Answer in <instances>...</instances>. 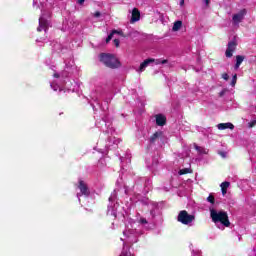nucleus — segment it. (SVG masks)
Segmentation results:
<instances>
[{
	"label": "nucleus",
	"mask_w": 256,
	"mask_h": 256,
	"mask_svg": "<svg viewBox=\"0 0 256 256\" xmlns=\"http://www.w3.org/2000/svg\"><path fill=\"white\" fill-rule=\"evenodd\" d=\"M100 62L108 67L109 69H119L121 67V62L114 54L101 53L99 56Z\"/></svg>",
	"instance_id": "obj_1"
},
{
	"label": "nucleus",
	"mask_w": 256,
	"mask_h": 256,
	"mask_svg": "<svg viewBox=\"0 0 256 256\" xmlns=\"http://www.w3.org/2000/svg\"><path fill=\"white\" fill-rule=\"evenodd\" d=\"M210 217L213 223H221L224 227H231V222L229 221V215L225 211H219L215 209L210 210Z\"/></svg>",
	"instance_id": "obj_2"
},
{
	"label": "nucleus",
	"mask_w": 256,
	"mask_h": 256,
	"mask_svg": "<svg viewBox=\"0 0 256 256\" xmlns=\"http://www.w3.org/2000/svg\"><path fill=\"white\" fill-rule=\"evenodd\" d=\"M177 221L182 225H189L195 221V215H190L186 210H182L178 214Z\"/></svg>",
	"instance_id": "obj_3"
},
{
	"label": "nucleus",
	"mask_w": 256,
	"mask_h": 256,
	"mask_svg": "<svg viewBox=\"0 0 256 256\" xmlns=\"http://www.w3.org/2000/svg\"><path fill=\"white\" fill-rule=\"evenodd\" d=\"M237 49V36H234L232 41L228 42V47L225 52V56L228 59H231L233 57V52Z\"/></svg>",
	"instance_id": "obj_4"
},
{
	"label": "nucleus",
	"mask_w": 256,
	"mask_h": 256,
	"mask_svg": "<svg viewBox=\"0 0 256 256\" xmlns=\"http://www.w3.org/2000/svg\"><path fill=\"white\" fill-rule=\"evenodd\" d=\"M246 15H247L246 9H242L239 11V13L234 14L232 16V21H233L234 25H239V23H241L243 21V19H245Z\"/></svg>",
	"instance_id": "obj_5"
},
{
	"label": "nucleus",
	"mask_w": 256,
	"mask_h": 256,
	"mask_svg": "<svg viewBox=\"0 0 256 256\" xmlns=\"http://www.w3.org/2000/svg\"><path fill=\"white\" fill-rule=\"evenodd\" d=\"M48 29H49V25H48L47 19L40 17L39 26L37 28L38 33H41V31H44L45 33H47Z\"/></svg>",
	"instance_id": "obj_6"
},
{
	"label": "nucleus",
	"mask_w": 256,
	"mask_h": 256,
	"mask_svg": "<svg viewBox=\"0 0 256 256\" xmlns=\"http://www.w3.org/2000/svg\"><path fill=\"white\" fill-rule=\"evenodd\" d=\"M78 189L80 190L82 195H85L86 197H89L91 192H89V187L87 186L85 181L79 180V182H78Z\"/></svg>",
	"instance_id": "obj_7"
},
{
	"label": "nucleus",
	"mask_w": 256,
	"mask_h": 256,
	"mask_svg": "<svg viewBox=\"0 0 256 256\" xmlns=\"http://www.w3.org/2000/svg\"><path fill=\"white\" fill-rule=\"evenodd\" d=\"M156 125L158 127H164V125H167V117L163 114H157L156 116Z\"/></svg>",
	"instance_id": "obj_8"
},
{
	"label": "nucleus",
	"mask_w": 256,
	"mask_h": 256,
	"mask_svg": "<svg viewBox=\"0 0 256 256\" xmlns=\"http://www.w3.org/2000/svg\"><path fill=\"white\" fill-rule=\"evenodd\" d=\"M141 19V12L137 8H133L132 16H131V23H137Z\"/></svg>",
	"instance_id": "obj_9"
},
{
	"label": "nucleus",
	"mask_w": 256,
	"mask_h": 256,
	"mask_svg": "<svg viewBox=\"0 0 256 256\" xmlns=\"http://www.w3.org/2000/svg\"><path fill=\"white\" fill-rule=\"evenodd\" d=\"M150 63H155V59L154 58H148L146 60H144L139 67V71L141 73H143V71H145V69H147V67H149Z\"/></svg>",
	"instance_id": "obj_10"
},
{
	"label": "nucleus",
	"mask_w": 256,
	"mask_h": 256,
	"mask_svg": "<svg viewBox=\"0 0 256 256\" xmlns=\"http://www.w3.org/2000/svg\"><path fill=\"white\" fill-rule=\"evenodd\" d=\"M217 128L219 129V131H225V129H230L231 131H233V129H235V125L230 122L220 123L218 124Z\"/></svg>",
	"instance_id": "obj_11"
},
{
	"label": "nucleus",
	"mask_w": 256,
	"mask_h": 256,
	"mask_svg": "<svg viewBox=\"0 0 256 256\" xmlns=\"http://www.w3.org/2000/svg\"><path fill=\"white\" fill-rule=\"evenodd\" d=\"M163 136V131H158L155 132L151 137H150V143H155L159 137Z\"/></svg>",
	"instance_id": "obj_12"
},
{
	"label": "nucleus",
	"mask_w": 256,
	"mask_h": 256,
	"mask_svg": "<svg viewBox=\"0 0 256 256\" xmlns=\"http://www.w3.org/2000/svg\"><path fill=\"white\" fill-rule=\"evenodd\" d=\"M194 149H196L200 155H207V153H209V150L205 149L204 147L198 146L197 144L194 145Z\"/></svg>",
	"instance_id": "obj_13"
},
{
	"label": "nucleus",
	"mask_w": 256,
	"mask_h": 256,
	"mask_svg": "<svg viewBox=\"0 0 256 256\" xmlns=\"http://www.w3.org/2000/svg\"><path fill=\"white\" fill-rule=\"evenodd\" d=\"M243 61H245V56L237 55L235 69H239V67H241V63H243Z\"/></svg>",
	"instance_id": "obj_14"
},
{
	"label": "nucleus",
	"mask_w": 256,
	"mask_h": 256,
	"mask_svg": "<svg viewBox=\"0 0 256 256\" xmlns=\"http://www.w3.org/2000/svg\"><path fill=\"white\" fill-rule=\"evenodd\" d=\"M183 27V21L177 20L174 22V25L172 27V31L176 32L179 31Z\"/></svg>",
	"instance_id": "obj_15"
},
{
	"label": "nucleus",
	"mask_w": 256,
	"mask_h": 256,
	"mask_svg": "<svg viewBox=\"0 0 256 256\" xmlns=\"http://www.w3.org/2000/svg\"><path fill=\"white\" fill-rule=\"evenodd\" d=\"M155 65H165L168 63V60L164 59V60H161V59H156L154 61Z\"/></svg>",
	"instance_id": "obj_16"
},
{
	"label": "nucleus",
	"mask_w": 256,
	"mask_h": 256,
	"mask_svg": "<svg viewBox=\"0 0 256 256\" xmlns=\"http://www.w3.org/2000/svg\"><path fill=\"white\" fill-rule=\"evenodd\" d=\"M179 175H187L188 173H191V171L189 170V168H184L179 170Z\"/></svg>",
	"instance_id": "obj_17"
},
{
	"label": "nucleus",
	"mask_w": 256,
	"mask_h": 256,
	"mask_svg": "<svg viewBox=\"0 0 256 256\" xmlns=\"http://www.w3.org/2000/svg\"><path fill=\"white\" fill-rule=\"evenodd\" d=\"M207 201H208V203H211V205H215V196H213V195H209L208 197H207Z\"/></svg>",
	"instance_id": "obj_18"
},
{
	"label": "nucleus",
	"mask_w": 256,
	"mask_h": 256,
	"mask_svg": "<svg viewBox=\"0 0 256 256\" xmlns=\"http://www.w3.org/2000/svg\"><path fill=\"white\" fill-rule=\"evenodd\" d=\"M229 185H231V183L225 181V182L221 183L220 187H221V189H226L227 190V189H229Z\"/></svg>",
	"instance_id": "obj_19"
},
{
	"label": "nucleus",
	"mask_w": 256,
	"mask_h": 256,
	"mask_svg": "<svg viewBox=\"0 0 256 256\" xmlns=\"http://www.w3.org/2000/svg\"><path fill=\"white\" fill-rule=\"evenodd\" d=\"M237 85V74H234L231 81V86L235 87Z\"/></svg>",
	"instance_id": "obj_20"
},
{
	"label": "nucleus",
	"mask_w": 256,
	"mask_h": 256,
	"mask_svg": "<svg viewBox=\"0 0 256 256\" xmlns=\"http://www.w3.org/2000/svg\"><path fill=\"white\" fill-rule=\"evenodd\" d=\"M112 35H121L122 37H125V35H123V31L121 30H112Z\"/></svg>",
	"instance_id": "obj_21"
},
{
	"label": "nucleus",
	"mask_w": 256,
	"mask_h": 256,
	"mask_svg": "<svg viewBox=\"0 0 256 256\" xmlns=\"http://www.w3.org/2000/svg\"><path fill=\"white\" fill-rule=\"evenodd\" d=\"M255 125H256V120H252L250 123H248L249 129H253V127H255Z\"/></svg>",
	"instance_id": "obj_22"
},
{
	"label": "nucleus",
	"mask_w": 256,
	"mask_h": 256,
	"mask_svg": "<svg viewBox=\"0 0 256 256\" xmlns=\"http://www.w3.org/2000/svg\"><path fill=\"white\" fill-rule=\"evenodd\" d=\"M227 91H229L227 88H224L221 92H219V97H224L225 93H227Z\"/></svg>",
	"instance_id": "obj_23"
},
{
	"label": "nucleus",
	"mask_w": 256,
	"mask_h": 256,
	"mask_svg": "<svg viewBox=\"0 0 256 256\" xmlns=\"http://www.w3.org/2000/svg\"><path fill=\"white\" fill-rule=\"evenodd\" d=\"M113 32H111L108 37L106 38V43H109L111 41V39H113Z\"/></svg>",
	"instance_id": "obj_24"
},
{
	"label": "nucleus",
	"mask_w": 256,
	"mask_h": 256,
	"mask_svg": "<svg viewBox=\"0 0 256 256\" xmlns=\"http://www.w3.org/2000/svg\"><path fill=\"white\" fill-rule=\"evenodd\" d=\"M222 79H224V81H229V74L223 73L222 74Z\"/></svg>",
	"instance_id": "obj_25"
},
{
	"label": "nucleus",
	"mask_w": 256,
	"mask_h": 256,
	"mask_svg": "<svg viewBox=\"0 0 256 256\" xmlns=\"http://www.w3.org/2000/svg\"><path fill=\"white\" fill-rule=\"evenodd\" d=\"M218 155H220V157H223V159H225V157H227V152L219 151Z\"/></svg>",
	"instance_id": "obj_26"
},
{
	"label": "nucleus",
	"mask_w": 256,
	"mask_h": 256,
	"mask_svg": "<svg viewBox=\"0 0 256 256\" xmlns=\"http://www.w3.org/2000/svg\"><path fill=\"white\" fill-rule=\"evenodd\" d=\"M113 43H114L115 47H119L121 41L119 39H114Z\"/></svg>",
	"instance_id": "obj_27"
},
{
	"label": "nucleus",
	"mask_w": 256,
	"mask_h": 256,
	"mask_svg": "<svg viewBox=\"0 0 256 256\" xmlns=\"http://www.w3.org/2000/svg\"><path fill=\"white\" fill-rule=\"evenodd\" d=\"M140 223H141L142 225H147L149 222L147 221L146 218H141V219H140Z\"/></svg>",
	"instance_id": "obj_28"
},
{
	"label": "nucleus",
	"mask_w": 256,
	"mask_h": 256,
	"mask_svg": "<svg viewBox=\"0 0 256 256\" xmlns=\"http://www.w3.org/2000/svg\"><path fill=\"white\" fill-rule=\"evenodd\" d=\"M93 16L96 17V18H99V17H101V12L96 11V12L93 14Z\"/></svg>",
	"instance_id": "obj_29"
},
{
	"label": "nucleus",
	"mask_w": 256,
	"mask_h": 256,
	"mask_svg": "<svg viewBox=\"0 0 256 256\" xmlns=\"http://www.w3.org/2000/svg\"><path fill=\"white\" fill-rule=\"evenodd\" d=\"M120 256H129V252L123 250Z\"/></svg>",
	"instance_id": "obj_30"
},
{
	"label": "nucleus",
	"mask_w": 256,
	"mask_h": 256,
	"mask_svg": "<svg viewBox=\"0 0 256 256\" xmlns=\"http://www.w3.org/2000/svg\"><path fill=\"white\" fill-rule=\"evenodd\" d=\"M53 77H54L55 79H59V77H61V76L59 75V73H54V74H53Z\"/></svg>",
	"instance_id": "obj_31"
},
{
	"label": "nucleus",
	"mask_w": 256,
	"mask_h": 256,
	"mask_svg": "<svg viewBox=\"0 0 256 256\" xmlns=\"http://www.w3.org/2000/svg\"><path fill=\"white\" fill-rule=\"evenodd\" d=\"M77 3L78 5H83L85 3V0H78Z\"/></svg>",
	"instance_id": "obj_32"
},
{
	"label": "nucleus",
	"mask_w": 256,
	"mask_h": 256,
	"mask_svg": "<svg viewBox=\"0 0 256 256\" xmlns=\"http://www.w3.org/2000/svg\"><path fill=\"white\" fill-rule=\"evenodd\" d=\"M222 195H227V190L226 189H221Z\"/></svg>",
	"instance_id": "obj_33"
},
{
	"label": "nucleus",
	"mask_w": 256,
	"mask_h": 256,
	"mask_svg": "<svg viewBox=\"0 0 256 256\" xmlns=\"http://www.w3.org/2000/svg\"><path fill=\"white\" fill-rule=\"evenodd\" d=\"M180 5H185V0H181Z\"/></svg>",
	"instance_id": "obj_34"
}]
</instances>
